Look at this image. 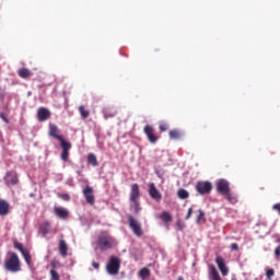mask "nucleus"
<instances>
[{
    "label": "nucleus",
    "instance_id": "7c9ffc66",
    "mask_svg": "<svg viewBox=\"0 0 280 280\" xmlns=\"http://www.w3.org/2000/svg\"><path fill=\"white\" fill-rule=\"evenodd\" d=\"M198 215L196 218V223H200L202 219H205V211L203 210H198Z\"/></svg>",
    "mask_w": 280,
    "mask_h": 280
},
{
    "label": "nucleus",
    "instance_id": "b1692460",
    "mask_svg": "<svg viewBox=\"0 0 280 280\" xmlns=\"http://www.w3.org/2000/svg\"><path fill=\"white\" fill-rule=\"evenodd\" d=\"M22 256H23V258H24L26 265H27L28 267H32V266H33V262H32V255H31V253H30L28 250H25V252L22 254Z\"/></svg>",
    "mask_w": 280,
    "mask_h": 280
},
{
    "label": "nucleus",
    "instance_id": "2f4dec72",
    "mask_svg": "<svg viewBox=\"0 0 280 280\" xmlns=\"http://www.w3.org/2000/svg\"><path fill=\"white\" fill-rule=\"evenodd\" d=\"M14 248L19 249L21 255L26 250L24 249L23 245L19 242H14Z\"/></svg>",
    "mask_w": 280,
    "mask_h": 280
},
{
    "label": "nucleus",
    "instance_id": "f8f14e48",
    "mask_svg": "<svg viewBox=\"0 0 280 280\" xmlns=\"http://www.w3.org/2000/svg\"><path fill=\"white\" fill-rule=\"evenodd\" d=\"M51 113L48 108L40 107L37 109V120L40 122L47 121L50 119Z\"/></svg>",
    "mask_w": 280,
    "mask_h": 280
},
{
    "label": "nucleus",
    "instance_id": "c756f323",
    "mask_svg": "<svg viewBox=\"0 0 280 280\" xmlns=\"http://www.w3.org/2000/svg\"><path fill=\"white\" fill-rule=\"evenodd\" d=\"M49 273H50V280H60V276L57 270L50 269Z\"/></svg>",
    "mask_w": 280,
    "mask_h": 280
},
{
    "label": "nucleus",
    "instance_id": "79ce46f5",
    "mask_svg": "<svg viewBox=\"0 0 280 280\" xmlns=\"http://www.w3.org/2000/svg\"><path fill=\"white\" fill-rule=\"evenodd\" d=\"M92 267H93L94 269H100L101 265H100V262H97V261H92Z\"/></svg>",
    "mask_w": 280,
    "mask_h": 280
},
{
    "label": "nucleus",
    "instance_id": "0eeeda50",
    "mask_svg": "<svg viewBox=\"0 0 280 280\" xmlns=\"http://www.w3.org/2000/svg\"><path fill=\"white\" fill-rule=\"evenodd\" d=\"M143 132L147 136L148 141L153 143V144L156 143L159 141V139H160V137H158L155 135V130H154L153 126H150V125L144 126Z\"/></svg>",
    "mask_w": 280,
    "mask_h": 280
},
{
    "label": "nucleus",
    "instance_id": "6ab92c4d",
    "mask_svg": "<svg viewBox=\"0 0 280 280\" xmlns=\"http://www.w3.org/2000/svg\"><path fill=\"white\" fill-rule=\"evenodd\" d=\"M68 244L65 240H60L59 241V253L62 257H67L68 256Z\"/></svg>",
    "mask_w": 280,
    "mask_h": 280
},
{
    "label": "nucleus",
    "instance_id": "5701e85b",
    "mask_svg": "<svg viewBox=\"0 0 280 280\" xmlns=\"http://www.w3.org/2000/svg\"><path fill=\"white\" fill-rule=\"evenodd\" d=\"M88 163L92 166H98L97 156L94 153L88 154Z\"/></svg>",
    "mask_w": 280,
    "mask_h": 280
},
{
    "label": "nucleus",
    "instance_id": "423d86ee",
    "mask_svg": "<svg viewBox=\"0 0 280 280\" xmlns=\"http://www.w3.org/2000/svg\"><path fill=\"white\" fill-rule=\"evenodd\" d=\"M213 189V185L210 182H198L196 184V190L199 195H209Z\"/></svg>",
    "mask_w": 280,
    "mask_h": 280
},
{
    "label": "nucleus",
    "instance_id": "9d476101",
    "mask_svg": "<svg viewBox=\"0 0 280 280\" xmlns=\"http://www.w3.org/2000/svg\"><path fill=\"white\" fill-rule=\"evenodd\" d=\"M217 191L224 196L231 191V185L225 179H219L217 182Z\"/></svg>",
    "mask_w": 280,
    "mask_h": 280
},
{
    "label": "nucleus",
    "instance_id": "37998d69",
    "mask_svg": "<svg viewBox=\"0 0 280 280\" xmlns=\"http://www.w3.org/2000/svg\"><path fill=\"white\" fill-rule=\"evenodd\" d=\"M275 254L277 257L280 256V245L275 249Z\"/></svg>",
    "mask_w": 280,
    "mask_h": 280
},
{
    "label": "nucleus",
    "instance_id": "bb28decb",
    "mask_svg": "<svg viewBox=\"0 0 280 280\" xmlns=\"http://www.w3.org/2000/svg\"><path fill=\"white\" fill-rule=\"evenodd\" d=\"M177 196H178L179 199H187V198H189L190 194L186 189H179L177 191Z\"/></svg>",
    "mask_w": 280,
    "mask_h": 280
},
{
    "label": "nucleus",
    "instance_id": "412c9836",
    "mask_svg": "<svg viewBox=\"0 0 280 280\" xmlns=\"http://www.w3.org/2000/svg\"><path fill=\"white\" fill-rule=\"evenodd\" d=\"M18 75L22 79H27L32 77V71L26 68H23L18 71Z\"/></svg>",
    "mask_w": 280,
    "mask_h": 280
},
{
    "label": "nucleus",
    "instance_id": "4468645a",
    "mask_svg": "<svg viewBox=\"0 0 280 280\" xmlns=\"http://www.w3.org/2000/svg\"><path fill=\"white\" fill-rule=\"evenodd\" d=\"M215 262H217L222 276L229 275V268H226V264L224 262V258L218 256L215 258Z\"/></svg>",
    "mask_w": 280,
    "mask_h": 280
},
{
    "label": "nucleus",
    "instance_id": "9b49d317",
    "mask_svg": "<svg viewBox=\"0 0 280 280\" xmlns=\"http://www.w3.org/2000/svg\"><path fill=\"white\" fill-rule=\"evenodd\" d=\"M83 196L89 205L93 206L95 203L94 189L92 187L85 186Z\"/></svg>",
    "mask_w": 280,
    "mask_h": 280
},
{
    "label": "nucleus",
    "instance_id": "f257e3e1",
    "mask_svg": "<svg viewBox=\"0 0 280 280\" xmlns=\"http://www.w3.org/2000/svg\"><path fill=\"white\" fill-rule=\"evenodd\" d=\"M140 197L141 191L139 184L131 185V190L129 194L130 210H132L136 215H138L142 209L140 203Z\"/></svg>",
    "mask_w": 280,
    "mask_h": 280
},
{
    "label": "nucleus",
    "instance_id": "58836bf2",
    "mask_svg": "<svg viewBox=\"0 0 280 280\" xmlns=\"http://www.w3.org/2000/svg\"><path fill=\"white\" fill-rule=\"evenodd\" d=\"M59 197L67 201H70V199H71L68 194H61V195H59Z\"/></svg>",
    "mask_w": 280,
    "mask_h": 280
},
{
    "label": "nucleus",
    "instance_id": "c03bdc74",
    "mask_svg": "<svg viewBox=\"0 0 280 280\" xmlns=\"http://www.w3.org/2000/svg\"><path fill=\"white\" fill-rule=\"evenodd\" d=\"M58 264H59L58 261H51V262H50V265H51L52 268H57V265H58Z\"/></svg>",
    "mask_w": 280,
    "mask_h": 280
},
{
    "label": "nucleus",
    "instance_id": "f03ea898",
    "mask_svg": "<svg viewBox=\"0 0 280 280\" xmlns=\"http://www.w3.org/2000/svg\"><path fill=\"white\" fill-rule=\"evenodd\" d=\"M96 245L101 250L105 252L114 248L117 245V241L108 232L104 231L97 236Z\"/></svg>",
    "mask_w": 280,
    "mask_h": 280
},
{
    "label": "nucleus",
    "instance_id": "473e14b6",
    "mask_svg": "<svg viewBox=\"0 0 280 280\" xmlns=\"http://www.w3.org/2000/svg\"><path fill=\"white\" fill-rule=\"evenodd\" d=\"M9 183L12 184V185H18V184H19V177H18V175L12 176V177L10 178Z\"/></svg>",
    "mask_w": 280,
    "mask_h": 280
},
{
    "label": "nucleus",
    "instance_id": "6e6552de",
    "mask_svg": "<svg viewBox=\"0 0 280 280\" xmlns=\"http://www.w3.org/2000/svg\"><path fill=\"white\" fill-rule=\"evenodd\" d=\"M60 147L62 149V152H61V155H60L61 160L65 161V162L69 161L70 150L72 149L71 142L62 141L60 143Z\"/></svg>",
    "mask_w": 280,
    "mask_h": 280
},
{
    "label": "nucleus",
    "instance_id": "c9c22d12",
    "mask_svg": "<svg viewBox=\"0 0 280 280\" xmlns=\"http://www.w3.org/2000/svg\"><path fill=\"white\" fill-rule=\"evenodd\" d=\"M168 128L170 127L167 124H160V126H159V129L161 132L168 130Z\"/></svg>",
    "mask_w": 280,
    "mask_h": 280
},
{
    "label": "nucleus",
    "instance_id": "1a4fd4ad",
    "mask_svg": "<svg viewBox=\"0 0 280 280\" xmlns=\"http://www.w3.org/2000/svg\"><path fill=\"white\" fill-rule=\"evenodd\" d=\"M60 133V129L58 128V126L49 124V130H48V136L51 138L57 139L60 143L65 142V138L62 136L59 135Z\"/></svg>",
    "mask_w": 280,
    "mask_h": 280
},
{
    "label": "nucleus",
    "instance_id": "20e7f679",
    "mask_svg": "<svg viewBox=\"0 0 280 280\" xmlns=\"http://www.w3.org/2000/svg\"><path fill=\"white\" fill-rule=\"evenodd\" d=\"M120 267H121L120 259L116 256H110L106 265V271L112 276H116L119 273Z\"/></svg>",
    "mask_w": 280,
    "mask_h": 280
},
{
    "label": "nucleus",
    "instance_id": "c85d7f7f",
    "mask_svg": "<svg viewBox=\"0 0 280 280\" xmlns=\"http://www.w3.org/2000/svg\"><path fill=\"white\" fill-rule=\"evenodd\" d=\"M117 110L116 109H105L104 110V118L107 119V118H112V117H115L117 115Z\"/></svg>",
    "mask_w": 280,
    "mask_h": 280
},
{
    "label": "nucleus",
    "instance_id": "ddd939ff",
    "mask_svg": "<svg viewBox=\"0 0 280 280\" xmlns=\"http://www.w3.org/2000/svg\"><path fill=\"white\" fill-rule=\"evenodd\" d=\"M149 195L153 200L161 201L163 199L162 194L158 189L154 183L149 184Z\"/></svg>",
    "mask_w": 280,
    "mask_h": 280
},
{
    "label": "nucleus",
    "instance_id": "a878e982",
    "mask_svg": "<svg viewBox=\"0 0 280 280\" xmlns=\"http://www.w3.org/2000/svg\"><path fill=\"white\" fill-rule=\"evenodd\" d=\"M79 112H80V115H81L82 119H86L91 115L90 110L85 109L84 106H80Z\"/></svg>",
    "mask_w": 280,
    "mask_h": 280
},
{
    "label": "nucleus",
    "instance_id": "4be33fe9",
    "mask_svg": "<svg viewBox=\"0 0 280 280\" xmlns=\"http://www.w3.org/2000/svg\"><path fill=\"white\" fill-rule=\"evenodd\" d=\"M161 220L164 223H171L173 221V215L168 211H163L161 213Z\"/></svg>",
    "mask_w": 280,
    "mask_h": 280
},
{
    "label": "nucleus",
    "instance_id": "7ed1b4c3",
    "mask_svg": "<svg viewBox=\"0 0 280 280\" xmlns=\"http://www.w3.org/2000/svg\"><path fill=\"white\" fill-rule=\"evenodd\" d=\"M4 269L10 272H19L22 270V264L16 253L9 252V258L4 261Z\"/></svg>",
    "mask_w": 280,
    "mask_h": 280
},
{
    "label": "nucleus",
    "instance_id": "f3484780",
    "mask_svg": "<svg viewBox=\"0 0 280 280\" xmlns=\"http://www.w3.org/2000/svg\"><path fill=\"white\" fill-rule=\"evenodd\" d=\"M10 212V203L5 200H0V215L5 217Z\"/></svg>",
    "mask_w": 280,
    "mask_h": 280
},
{
    "label": "nucleus",
    "instance_id": "2eb2a0df",
    "mask_svg": "<svg viewBox=\"0 0 280 280\" xmlns=\"http://www.w3.org/2000/svg\"><path fill=\"white\" fill-rule=\"evenodd\" d=\"M54 212L57 217L60 219H68L69 218V211L62 207H55Z\"/></svg>",
    "mask_w": 280,
    "mask_h": 280
},
{
    "label": "nucleus",
    "instance_id": "e433bc0d",
    "mask_svg": "<svg viewBox=\"0 0 280 280\" xmlns=\"http://www.w3.org/2000/svg\"><path fill=\"white\" fill-rule=\"evenodd\" d=\"M176 226L178 231H183L185 229V224L180 220L176 222Z\"/></svg>",
    "mask_w": 280,
    "mask_h": 280
},
{
    "label": "nucleus",
    "instance_id": "cd10ccee",
    "mask_svg": "<svg viewBox=\"0 0 280 280\" xmlns=\"http://www.w3.org/2000/svg\"><path fill=\"white\" fill-rule=\"evenodd\" d=\"M228 201H230L231 203H237V197H235V195L231 194V190L228 191V194L223 195Z\"/></svg>",
    "mask_w": 280,
    "mask_h": 280
},
{
    "label": "nucleus",
    "instance_id": "4c0bfd02",
    "mask_svg": "<svg viewBox=\"0 0 280 280\" xmlns=\"http://www.w3.org/2000/svg\"><path fill=\"white\" fill-rule=\"evenodd\" d=\"M272 210H275L276 212H278L280 214V202L279 203H275L272 206Z\"/></svg>",
    "mask_w": 280,
    "mask_h": 280
},
{
    "label": "nucleus",
    "instance_id": "a211bd4d",
    "mask_svg": "<svg viewBox=\"0 0 280 280\" xmlns=\"http://www.w3.org/2000/svg\"><path fill=\"white\" fill-rule=\"evenodd\" d=\"M168 137L172 140H179L184 137V132L179 129H173L168 132Z\"/></svg>",
    "mask_w": 280,
    "mask_h": 280
},
{
    "label": "nucleus",
    "instance_id": "72a5a7b5",
    "mask_svg": "<svg viewBox=\"0 0 280 280\" xmlns=\"http://www.w3.org/2000/svg\"><path fill=\"white\" fill-rule=\"evenodd\" d=\"M192 214H194V208H189L185 217V220H190Z\"/></svg>",
    "mask_w": 280,
    "mask_h": 280
},
{
    "label": "nucleus",
    "instance_id": "a19ab883",
    "mask_svg": "<svg viewBox=\"0 0 280 280\" xmlns=\"http://www.w3.org/2000/svg\"><path fill=\"white\" fill-rule=\"evenodd\" d=\"M231 250H240V246L237 245V243L231 244Z\"/></svg>",
    "mask_w": 280,
    "mask_h": 280
},
{
    "label": "nucleus",
    "instance_id": "f704fd0d",
    "mask_svg": "<svg viewBox=\"0 0 280 280\" xmlns=\"http://www.w3.org/2000/svg\"><path fill=\"white\" fill-rule=\"evenodd\" d=\"M275 275V269H268L266 276L269 280H272V276Z\"/></svg>",
    "mask_w": 280,
    "mask_h": 280
},
{
    "label": "nucleus",
    "instance_id": "393cba45",
    "mask_svg": "<svg viewBox=\"0 0 280 280\" xmlns=\"http://www.w3.org/2000/svg\"><path fill=\"white\" fill-rule=\"evenodd\" d=\"M151 276V270L149 268H142L140 271H139V277L142 279V280H145L147 278H149Z\"/></svg>",
    "mask_w": 280,
    "mask_h": 280
},
{
    "label": "nucleus",
    "instance_id": "aec40b11",
    "mask_svg": "<svg viewBox=\"0 0 280 280\" xmlns=\"http://www.w3.org/2000/svg\"><path fill=\"white\" fill-rule=\"evenodd\" d=\"M210 280H222L220 272L215 269V266L210 267Z\"/></svg>",
    "mask_w": 280,
    "mask_h": 280
},
{
    "label": "nucleus",
    "instance_id": "dca6fc26",
    "mask_svg": "<svg viewBox=\"0 0 280 280\" xmlns=\"http://www.w3.org/2000/svg\"><path fill=\"white\" fill-rule=\"evenodd\" d=\"M51 231V224L48 222V221H45L43 222L40 225H39V233L43 235V236H47V234H49Z\"/></svg>",
    "mask_w": 280,
    "mask_h": 280
},
{
    "label": "nucleus",
    "instance_id": "39448f33",
    "mask_svg": "<svg viewBox=\"0 0 280 280\" xmlns=\"http://www.w3.org/2000/svg\"><path fill=\"white\" fill-rule=\"evenodd\" d=\"M127 218L129 228L132 230L133 234L137 235L138 237H141L144 232L139 221L136 220L132 214H129Z\"/></svg>",
    "mask_w": 280,
    "mask_h": 280
},
{
    "label": "nucleus",
    "instance_id": "ea45409f",
    "mask_svg": "<svg viewBox=\"0 0 280 280\" xmlns=\"http://www.w3.org/2000/svg\"><path fill=\"white\" fill-rule=\"evenodd\" d=\"M0 118L5 122L9 124L10 120L7 118V116L3 113H0Z\"/></svg>",
    "mask_w": 280,
    "mask_h": 280
}]
</instances>
